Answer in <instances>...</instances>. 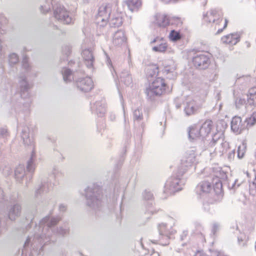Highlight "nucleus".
<instances>
[{
	"label": "nucleus",
	"instance_id": "obj_1",
	"mask_svg": "<svg viewBox=\"0 0 256 256\" xmlns=\"http://www.w3.org/2000/svg\"><path fill=\"white\" fill-rule=\"evenodd\" d=\"M214 188V194L212 196V202L220 201L223 197L222 184L218 177L210 178L204 180L197 186L198 190L202 194L209 193Z\"/></svg>",
	"mask_w": 256,
	"mask_h": 256
},
{
	"label": "nucleus",
	"instance_id": "obj_2",
	"mask_svg": "<svg viewBox=\"0 0 256 256\" xmlns=\"http://www.w3.org/2000/svg\"><path fill=\"white\" fill-rule=\"evenodd\" d=\"M203 20L206 23H212V27L216 30V34L222 33L228 26L229 20L223 17L219 10L212 9L204 15Z\"/></svg>",
	"mask_w": 256,
	"mask_h": 256
},
{
	"label": "nucleus",
	"instance_id": "obj_3",
	"mask_svg": "<svg viewBox=\"0 0 256 256\" xmlns=\"http://www.w3.org/2000/svg\"><path fill=\"white\" fill-rule=\"evenodd\" d=\"M214 128L213 121L210 119H206L201 122L199 126H194L190 128L189 136L192 139L199 137L206 138L212 134Z\"/></svg>",
	"mask_w": 256,
	"mask_h": 256
},
{
	"label": "nucleus",
	"instance_id": "obj_4",
	"mask_svg": "<svg viewBox=\"0 0 256 256\" xmlns=\"http://www.w3.org/2000/svg\"><path fill=\"white\" fill-rule=\"evenodd\" d=\"M168 88L166 80L158 77L154 79L146 90L148 95L160 96L164 94Z\"/></svg>",
	"mask_w": 256,
	"mask_h": 256
},
{
	"label": "nucleus",
	"instance_id": "obj_5",
	"mask_svg": "<svg viewBox=\"0 0 256 256\" xmlns=\"http://www.w3.org/2000/svg\"><path fill=\"white\" fill-rule=\"evenodd\" d=\"M211 54L208 52L198 54L192 60V64L200 70L207 68L211 62Z\"/></svg>",
	"mask_w": 256,
	"mask_h": 256
},
{
	"label": "nucleus",
	"instance_id": "obj_6",
	"mask_svg": "<svg viewBox=\"0 0 256 256\" xmlns=\"http://www.w3.org/2000/svg\"><path fill=\"white\" fill-rule=\"evenodd\" d=\"M54 17L66 24H69L71 22V18L69 16L68 12L64 8H58L54 12Z\"/></svg>",
	"mask_w": 256,
	"mask_h": 256
},
{
	"label": "nucleus",
	"instance_id": "obj_7",
	"mask_svg": "<svg viewBox=\"0 0 256 256\" xmlns=\"http://www.w3.org/2000/svg\"><path fill=\"white\" fill-rule=\"evenodd\" d=\"M77 86L82 91L88 92L92 89L93 82L90 78L86 77L78 81Z\"/></svg>",
	"mask_w": 256,
	"mask_h": 256
},
{
	"label": "nucleus",
	"instance_id": "obj_8",
	"mask_svg": "<svg viewBox=\"0 0 256 256\" xmlns=\"http://www.w3.org/2000/svg\"><path fill=\"white\" fill-rule=\"evenodd\" d=\"M221 41L225 44L235 45L240 41V36L236 33L230 34L222 36Z\"/></svg>",
	"mask_w": 256,
	"mask_h": 256
},
{
	"label": "nucleus",
	"instance_id": "obj_9",
	"mask_svg": "<svg viewBox=\"0 0 256 256\" xmlns=\"http://www.w3.org/2000/svg\"><path fill=\"white\" fill-rule=\"evenodd\" d=\"M232 130L236 134H240L244 129L242 124V119L240 117L235 116L231 122Z\"/></svg>",
	"mask_w": 256,
	"mask_h": 256
},
{
	"label": "nucleus",
	"instance_id": "obj_10",
	"mask_svg": "<svg viewBox=\"0 0 256 256\" xmlns=\"http://www.w3.org/2000/svg\"><path fill=\"white\" fill-rule=\"evenodd\" d=\"M152 43L158 42L159 44L157 46H154L152 50L154 52H164L168 48V44L166 40L163 38H156L152 42Z\"/></svg>",
	"mask_w": 256,
	"mask_h": 256
},
{
	"label": "nucleus",
	"instance_id": "obj_11",
	"mask_svg": "<svg viewBox=\"0 0 256 256\" xmlns=\"http://www.w3.org/2000/svg\"><path fill=\"white\" fill-rule=\"evenodd\" d=\"M110 13L107 10V6H101L99 8L96 17L98 22L107 21L110 18Z\"/></svg>",
	"mask_w": 256,
	"mask_h": 256
},
{
	"label": "nucleus",
	"instance_id": "obj_12",
	"mask_svg": "<svg viewBox=\"0 0 256 256\" xmlns=\"http://www.w3.org/2000/svg\"><path fill=\"white\" fill-rule=\"evenodd\" d=\"M247 101L250 105L256 106V86L249 89L247 94Z\"/></svg>",
	"mask_w": 256,
	"mask_h": 256
},
{
	"label": "nucleus",
	"instance_id": "obj_13",
	"mask_svg": "<svg viewBox=\"0 0 256 256\" xmlns=\"http://www.w3.org/2000/svg\"><path fill=\"white\" fill-rule=\"evenodd\" d=\"M125 3L132 12L138 10L142 4V0H126Z\"/></svg>",
	"mask_w": 256,
	"mask_h": 256
},
{
	"label": "nucleus",
	"instance_id": "obj_14",
	"mask_svg": "<svg viewBox=\"0 0 256 256\" xmlns=\"http://www.w3.org/2000/svg\"><path fill=\"white\" fill-rule=\"evenodd\" d=\"M156 23L160 26L166 27L170 24V18L164 14H160L156 17Z\"/></svg>",
	"mask_w": 256,
	"mask_h": 256
},
{
	"label": "nucleus",
	"instance_id": "obj_15",
	"mask_svg": "<svg viewBox=\"0 0 256 256\" xmlns=\"http://www.w3.org/2000/svg\"><path fill=\"white\" fill-rule=\"evenodd\" d=\"M244 122L248 128L254 126L256 124V110L253 112L250 116L245 120Z\"/></svg>",
	"mask_w": 256,
	"mask_h": 256
},
{
	"label": "nucleus",
	"instance_id": "obj_16",
	"mask_svg": "<svg viewBox=\"0 0 256 256\" xmlns=\"http://www.w3.org/2000/svg\"><path fill=\"white\" fill-rule=\"evenodd\" d=\"M182 35L179 32L172 30L170 33L169 38L173 42H176L182 38Z\"/></svg>",
	"mask_w": 256,
	"mask_h": 256
},
{
	"label": "nucleus",
	"instance_id": "obj_17",
	"mask_svg": "<svg viewBox=\"0 0 256 256\" xmlns=\"http://www.w3.org/2000/svg\"><path fill=\"white\" fill-rule=\"evenodd\" d=\"M183 24L182 20L180 17L173 16L170 18V24L175 25L177 26H182Z\"/></svg>",
	"mask_w": 256,
	"mask_h": 256
},
{
	"label": "nucleus",
	"instance_id": "obj_18",
	"mask_svg": "<svg viewBox=\"0 0 256 256\" xmlns=\"http://www.w3.org/2000/svg\"><path fill=\"white\" fill-rule=\"evenodd\" d=\"M82 54L86 60L90 62L91 63L93 62L94 58L91 52L88 50H85L83 52Z\"/></svg>",
	"mask_w": 256,
	"mask_h": 256
},
{
	"label": "nucleus",
	"instance_id": "obj_19",
	"mask_svg": "<svg viewBox=\"0 0 256 256\" xmlns=\"http://www.w3.org/2000/svg\"><path fill=\"white\" fill-rule=\"evenodd\" d=\"M196 111L194 106L189 103L185 108V112L188 115H191L194 113Z\"/></svg>",
	"mask_w": 256,
	"mask_h": 256
},
{
	"label": "nucleus",
	"instance_id": "obj_20",
	"mask_svg": "<svg viewBox=\"0 0 256 256\" xmlns=\"http://www.w3.org/2000/svg\"><path fill=\"white\" fill-rule=\"evenodd\" d=\"M62 74L64 80H67L68 76L71 75L72 72L69 69L65 68L62 71Z\"/></svg>",
	"mask_w": 256,
	"mask_h": 256
},
{
	"label": "nucleus",
	"instance_id": "obj_21",
	"mask_svg": "<svg viewBox=\"0 0 256 256\" xmlns=\"http://www.w3.org/2000/svg\"><path fill=\"white\" fill-rule=\"evenodd\" d=\"M10 62L11 63H16L18 62V57L16 54H12L10 56Z\"/></svg>",
	"mask_w": 256,
	"mask_h": 256
},
{
	"label": "nucleus",
	"instance_id": "obj_22",
	"mask_svg": "<svg viewBox=\"0 0 256 256\" xmlns=\"http://www.w3.org/2000/svg\"><path fill=\"white\" fill-rule=\"evenodd\" d=\"M161 2L164 4H169L170 2H178V0H160Z\"/></svg>",
	"mask_w": 256,
	"mask_h": 256
},
{
	"label": "nucleus",
	"instance_id": "obj_23",
	"mask_svg": "<svg viewBox=\"0 0 256 256\" xmlns=\"http://www.w3.org/2000/svg\"><path fill=\"white\" fill-rule=\"evenodd\" d=\"M137 113L140 115L139 118H138L141 119L142 118V115H140V112L139 110H136L134 112V114L136 116Z\"/></svg>",
	"mask_w": 256,
	"mask_h": 256
},
{
	"label": "nucleus",
	"instance_id": "obj_24",
	"mask_svg": "<svg viewBox=\"0 0 256 256\" xmlns=\"http://www.w3.org/2000/svg\"><path fill=\"white\" fill-rule=\"evenodd\" d=\"M246 46L249 47L250 46V44L248 42H246Z\"/></svg>",
	"mask_w": 256,
	"mask_h": 256
},
{
	"label": "nucleus",
	"instance_id": "obj_25",
	"mask_svg": "<svg viewBox=\"0 0 256 256\" xmlns=\"http://www.w3.org/2000/svg\"><path fill=\"white\" fill-rule=\"evenodd\" d=\"M1 50H2V47H1V46H0V52H1Z\"/></svg>",
	"mask_w": 256,
	"mask_h": 256
},
{
	"label": "nucleus",
	"instance_id": "obj_26",
	"mask_svg": "<svg viewBox=\"0 0 256 256\" xmlns=\"http://www.w3.org/2000/svg\"><path fill=\"white\" fill-rule=\"evenodd\" d=\"M156 70H157V72H158V67H156Z\"/></svg>",
	"mask_w": 256,
	"mask_h": 256
},
{
	"label": "nucleus",
	"instance_id": "obj_27",
	"mask_svg": "<svg viewBox=\"0 0 256 256\" xmlns=\"http://www.w3.org/2000/svg\"><path fill=\"white\" fill-rule=\"evenodd\" d=\"M255 156H256V152Z\"/></svg>",
	"mask_w": 256,
	"mask_h": 256
}]
</instances>
